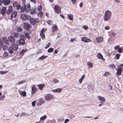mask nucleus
I'll return each instance as SVG.
<instances>
[{
	"label": "nucleus",
	"mask_w": 123,
	"mask_h": 123,
	"mask_svg": "<svg viewBox=\"0 0 123 123\" xmlns=\"http://www.w3.org/2000/svg\"><path fill=\"white\" fill-rule=\"evenodd\" d=\"M111 15V13L110 11H106L104 16V21H107L110 18Z\"/></svg>",
	"instance_id": "1"
},
{
	"label": "nucleus",
	"mask_w": 123,
	"mask_h": 123,
	"mask_svg": "<svg viewBox=\"0 0 123 123\" xmlns=\"http://www.w3.org/2000/svg\"><path fill=\"white\" fill-rule=\"evenodd\" d=\"M31 18V16L26 15L25 14H22L20 15L21 18L24 20H29Z\"/></svg>",
	"instance_id": "2"
},
{
	"label": "nucleus",
	"mask_w": 123,
	"mask_h": 123,
	"mask_svg": "<svg viewBox=\"0 0 123 123\" xmlns=\"http://www.w3.org/2000/svg\"><path fill=\"white\" fill-rule=\"evenodd\" d=\"M55 12L57 13H60L61 12V8L59 6L55 5L54 6Z\"/></svg>",
	"instance_id": "3"
},
{
	"label": "nucleus",
	"mask_w": 123,
	"mask_h": 123,
	"mask_svg": "<svg viewBox=\"0 0 123 123\" xmlns=\"http://www.w3.org/2000/svg\"><path fill=\"white\" fill-rule=\"evenodd\" d=\"M30 25L27 23H25L23 24V27L25 30L28 31L30 29Z\"/></svg>",
	"instance_id": "4"
},
{
	"label": "nucleus",
	"mask_w": 123,
	"mask_h": 123,
	"mask_svg": "<svg viewBox=\"0 0 123 123\" xmlns=\"http://www.w3.org/2000/svg\"><path fill=\"white\" fill-rule=\"evenodd\" d=\"M81 40L83 42L85 43H88L91 42V40L90 39L86 37H83L81 38Z\"/></svg>",
	"instance_id": "5"
},
{
	"label": "nucleus",
	"mask_w": 123,
	"mask_h": 123,
	"mask_svg": "<svg viewBox=\"0 0 123 123\" xmlns=\"http://www.w3.org/2000/svg\"><path fill=\"white\" fill-rule=\"evenodd\" d=\"M45 99L48 100L52 99L53 98V96L49 94H48L45 96Z\"/></svg>",
	"instance_id": "6"
},
{
	"label": "nucleus",
	"mask_w": 123,
	"mask_h": 123,
	"mask_svg": "<svg viewBox=\"0 0 123 123\" xmlns=\"http://www.w3.org/2000/svg\"><path fill=\"white\" fill-rule=\"evenodd\" d=\"M12 11V6L9 7L8 9L6 11V13L8 15H9Z\"/></svg>",
	"instance_id": "7"
},
{
	"label": "nucleus",
	"mask_w": 123,
	"mask_h": 123,
	"mask_svg": "<svg viewBox=\"0 0 123 123\" xmlns=\"http://www.w3.org/2000/svg\"><path fill=\"white\" fill-rule=\"evenodd\" d=\"M2 39L3 42L5 44L7 45H8L9 44V41H8L7 38L6 37H2Z\"/></svg>",
	"instance_id": "8"
},
{
	"label": "nucleus",
	"mask_w": 123,
	"mask_h": 123,
	"mask_svg": "<svg viewBox=\"0 0 123 123\" xmlns=\"http://www.w3.org/2000/svg\"><path fill=\"white\" fill-rule=\"evenodd\" d=\"M6 7H3L2 8L0 13L3 15H4L6 13Z\"/></svg>",
	"instance_id": "9"
},
{
	"label": "nucleus",
	"mask_w": 123,
	"mask_h": 123,
	"mask_svg": "<svg viewBox=\"0 0 123 123\" xmlns=\"http://www.w3.org/2000/svg\"><path fill=\"white\" fill-rule=\"evenodd\" d=\"M9 40L11 43H14L15 40L14 37L11 36H10L8 37Z\"/></svg>",
	"instance_id": "10"
},
{
	"label": "nucleus",
	"mask_w": 123,
	"mask_h": 123,
	"mask_svg": "<svg viewBox=\"0 0 123 123\" xmlns=\"http://www.w3.org/2000/svg\"><path fill=\"white\" fill-rule=\"evenodd\" d=\"M13 49L14 50L16 51L18 49V47L17 45L15 43H13L12 45V47Z\"/></svg>",
	"instance_id": "11"
},
{
	"label": "nucleus",
	"mask_w": 123,
	"mask_h": 123,
	"mask_svg": "<svg viewBox=\"0 0 123 123\" xmlns=\"http://www.w3.org/2000/svg\"><path fill=\"white\" fill-rule=\"evenodd\" d=\"M98 98L101 102L102 103H104L105 102V99L104 97L99 96L98 97Z\"/></svg>",
	"instance_id": "12"
},
{
	"label": "nucleus",
	"mask_w": 123,
	"mask_h": 123,
	"mask_svg": "<svg viewBox=\"0 0 123 123\" xmlns=\"http://www.w3.org/2000/svg\"><path fill=\"white\" fill-rule=\"evenodd\" d=\"M44 100L42 98L39 99L37 102V104L38 105H41L44 102Z\"/></svg>",
	"instance_id": "13"
},
{
	"label": "nucleus",
	"mask_w": 123,
	"mask_h": 123,
	"mask_svg": "<svg viewBox=\"0 0 123 123\" xmlns=\"http://www.w3.org/2000/svg\"><path fill=\"white\" fill-rule=\"evenodd\" d=\"M2 3L5 5H7L9 4L10 2V0H2Z\"/></svg>",
	"instance_id": "14"
},
{
	"label": "nucleus",
	"mask_w": 123,
	"mask_h": 123,
	"mask_svg": "<svg viewBox=\"0 0 123 123\" xmlns=\"http://www.w3.org/2000/svg\"><path fill=\"white\" fill-rule=\"evenodd\" d=\"M31 24L32 25H34L36 24V21L35 19L33 18H31L29 19Z\"/></svg>",
	"instance_id": "15"
},
{
	"label": "nucleus",
	"mask_w": 123,
	"mask_h": 123,
	"mask_svg": "<svg viewBox=\"0 0 123 123\" xmlns=\"http://www.w3.org/2000/svg\"><path fill=\"white\" fill-rule=\"evenodd\" d=\"M18 92L20 95L22 96H23L25 97L26 96V93L25 91L22 92L20 90H19Z\"/></svg>",
	"instance_id": "16"
},
{
	"label": "nucleus",
	"mask_w": 123,
	"mask_h": 123,
	"mask_svg": "<svg viewBox=\"0 0 123 123\" xmlns=\"http://www.w3.org/2000/svg\"><path fill=\"white\" fill-rule=\"evenodd\" d=\"M97 57L98 58L100 59L103 60H104L105 59L103 57V55L100 53H98L97 55Z\"/></svg>",
	"instance_id": "17"
},
{
	"label": "nucleus",
	"mask_w": 123,
	"mask_h": 123,
	"mask_svg": "<svg viewBox=\"0 0 123 123\" xmlns=\"http://www.w3.org/2000/svg\"><path fill=\"white\" fill-rule=\"evenodd\" d=\"M103 39L102 37H98L96 38V40L98 43H100L103 41Z\"/></svg>",
	"instance_id": "18"
},
{
	"label": "nucleus",
	"mask_w": 123,
	"mask_h": 123,
	"mask_svg": "<svg viewBox=\"0 0 123 123\" xmlns=\"http://www.w3.org/2000/svg\"><path fill=\"white\" fill-rule=\"evenodd\" d=\"M32 89V94L34 93H35L37 91V88L35 86H32L31 88Z\"/></svg>",
	"instance_id": "19"
},
{
	"label": "nucleus",
	"mask_w": 123,
	"mask_h": 123,
	"mask_svg": "<svg viewBox=\"0 0 123 123\" xmlns=\"http://www.w3.org/2000/svg\"><path fill=\"white\" fill-rule=\"evenodd\" d=\"M62 90V89L61 88H59L55 90H52L53 92H60Z\"/></svg>",
	"instance_id": "20"
},
{
	"label": "nucleus",
	"mask_w": 123,
	"mask_h": 123,
	"mask_svg": "<svg viewBox=\"0 0 123 123\" xmlns=\"http://www.w3.org/2000/svg\"><path fill=\"white\" fill-rule=\"evenodd\" d=\"M19 42L20 44L22 45H24L25 43L24 39H20L19 40Z\"/></svg>",
	"instance_id": "21"
},
{
	"label": "nucleus",
	"mask_w": 123,
	"mask_h": 123,
	"mask_svg": "<svg viewBox=\"0 0 123 123\" xmlns=\"http://www.w3.org/2000/svg\"><path fill=\"white\" fill-rule=\"evenodd\" d=\"M36 9L35 8H32L31 9H30V11L31 14H33L34 13L36 10Z\"/></svg>",
	"instance_id": "22"
},
{
	"label": "nucleus",
	"mask_w": 123,
	"mask_h": 123,
	"mask_svg": "<svg viewBox=\"0 0 123 123\" xmlns=\"http://www.w3.org/2000/svg\"><path fill=\"white\" fill-rule=\"evenodd\" d=\"M57 28L56 26L54 25L52 27V31H54L57 30Z\"/></svg>",
	"instance_id": "23"
},
{
	"label": "nucleus",
	"mask_w": 123,
	"mask_h": 123,
	"mask_svg": "<svg viewBox=\"0 0 123 123\" xmlns=\"http://www.w3.org/2000/svg\"><path fill=\"white\" fill-rule=\"evenodd\" d=\"M68 16L69 19L70 20H73V16L71 14H68Z\"/></svg>",
	"instance_id": "24"
},
{
	"label": "nucleus",
	"mask_w": 123,
	"mask_h": 123,
	"mask_svg": "<svg viewBox=\"0 0 123 123\" xmlns=\"http://www.w3.org/2000/svg\"><path fill=\"white\" fill-rule=\"evenodd\" d=\"M27 9H25L23 8H21L20 9H21V12L22 13H23L25 11L27 12L29 11V9H27Z\"/></svg>",
	"instance_id": "25"
},
{
	"label": "nucleus",
	"mask_w": 123,
	"mask_h": 123,
	"mask_svg": "<svg viewBox=\"0 0 123 123\" xmlns=\"http://www.w3.org/2000/svg\"><path fill=\"white\" fill-rule=\"evenodd\" d=\"M12 49H13L11 47H10L8 48L9 52L11 54H12L13 53Z\"/></svg>",
	"instance_id": "26"
},
{
	"label": "nucleus",
	"mask_w": 123,
	"mask_h": 123,
	"mask_svg": "<svg viewBox=\"0 0 123 123\" xmlns=\"http://www.w3.org/2000/svg\"><path fill=\"white\" fill-rule=\"evenodd\" d=\"M47 57V55L45 56L43 55L39 57V59L41 60H42L44 59Z\"/></svg>",
	"instance_id": "27"
},
{
	"label": "nucleus",
	"mask_w": 123,
	"mask_h": 123,
	"mask_svg": "<svg viewBox=\"0 0 123 123\" xmlns=\"http://www.w3.org/2000/svg\"><path fill=\"white\" fill-rule=\"evenodd\" d=\"M16 30L17 32H19L22 31V29L21 27H17Z\"/></svg>",
	"instance_id": "28"
},
{
	"label": "nucleus",
	"mask_w": 123,
	"mask_h": 123,
	"mask_svg": "<svg viewBox=\"0 0 123 123\" xmlns=\"http://www.w3.org/2000/svg\"><path fill=\"white\" fill-rule=\"evenodd\" d=\"M44 86V85L43 84H40L39 85V88L40 90H42Z\"/></svg>",
	"instance_id": "29"
},
{
	"label": "nucleus",
	"mask_w": 123,
	"mask_h": 123,
	"mask_svg": "<svg viewBox=\"0 0 123 123\" xmlns=\"http://www.w3.org/2000/svg\"><path fill=\"white\" fill-rule=\"evenodd\" d=\"M43 12H40L38 13L37 15L39 16L40 18H41L43 16Z\"/></svg>",
	"instance_id": "30"
},
{
	"label": "nucleus",
	"mask_w": 123,
	"mask_h": 123,
	"mask_svg": "<svg viewBox=\"0 0 123 123\" xmlns=\"http://www.w3.org/2000/svg\"><path fill=\"white\" fill-rule=\"evenodd\" d=\"M109 66L110 68H112L114 69L116 67L115 65L113 64H110L109 65Z\"/></svg>",
	"instance_id": "31"
},
{
	"label": "nucleus",
	"mask_w": 123,
	"mask_h": 123,
	"mask_svg": "<svg viewBox=\"0 0 123 123\" xmlns=\"http://www.w3.org/2000/svg\"><path fill=\"white\" fill-rule=\"evenodd\" d=\"M122 73V71L117 70V76H120Z\"/></svg>",
	"instance_id": "32"
},
{
	"label": "nucleus",
	"mask_w": 123,
	"mask_h": 123,
	"mask_svg": "<svg viewBox=\"0 0 123 123\" xmlns=\"http://www.w3.org/2000/svg\"><path fill=\"white\" fill-rule=\"evenodd\" d=\"M30 114H29L28 113L24 112L22 113L21 115V116H28L30 115Z\"/></svg>",
	"instance_id": "33"
},
{
	"label": "nucleus",
	"mask_w": 123,
	"mask_h": 123,
	"mask_svg": "<svg viewBox=\"0 0 123 123\" xmlns=\"http://www.w3.org/2000/svg\"><path fill=\"white\" fill-rule=\"evenodd\" d=\"M121 55L120 54H117L116 55L115 58L117 59H118L119 58Z\"/></svg>",
	"instance_id": "34"
},
{
	"label": "nucleus",
	"mask_w": 123,
	"mask_h": 123,
	"mask_svg": "<svg viewBox=\"0 0 123 123\" xmlns=\"http://www.w3.org/2000/svg\"><path fill=\"white\" fill-rule=\"evenodd\" d=\"M93 88V86L92 85H89L88 86V88L90 90H92Z\"/></svg>",
	"instance_id": "35"
},
{
	"label": "nucleus",
	"mask_w": 123,
	"mask_h": 123,
	"mask_svg": "<svg viewBox=\"0 0 123 123\" xmlns=\"http://www.w3.org/2000/svg\"><path fill=\"white\" fill-rule=\"evenodd\" d=\"M25 34L26 37L28 39H30L31 38V37L29 36V35L28 34V33H25Z\"/></svg>",
	"instance_id": "36"
},
{
	"label": "nucleus",
	"mask_w": 123,
	"mask_h": 123,
	"mask_svg": "<svg viewBox=\"0 0 123 123\" xmlns=\"http://www.w3.org/2000/svg\"><path fill=\"white\" fill-rule=\"evenodd\" d=\"M87 63L89 67H90L91 68L92 67L93 64H92V63L90 62H87Z\"/></svg>",
	"instance_id": "37"
},
{
	"label": "nucleus",
	"mask_w": 123,
	"mask_h": 123,
	"mask_svg": "<svg viewBox=\"0 0 123 123\" xmlns=\"http://www.w3.org/2000/svg\"><path fill=\"white\" fill-rule=\"evenodd\" d=\"M2 48L4 50H6L8 49V47L6 45H4L3 46Z\"/></svg>",
	"instance_id": "38"
},
{
	"label": "nucleus",
	"mask_w": 123,
	"mask_h": 123,
	"mask_svg": "<svg viewBox=\"0 0 123 123\" xmlns=\"http://www.w3.org/2000/svg\"><path fill=\"white\" fill-rule=\"evenodd\" d=\"M53 49L52 48H51L49 49L47 51L48 53H50L53 52Z\"/></svg>",
	"instance_id": "39"
},
{
	"label": "nucleus",
	"mask_w": 123,
	"mask_h": 123,
	"mask_svg": "<svg viewBox=\"0 0 123 123\" xmlns=\"http://www.w3.org/2000/svg\"><path fill=\"white\" fill-rule=\"evenodd\" d=\"M40 36L43 39H44L45 38V36L44 34L43 33H40Z\"/></svg>",
	"instance_id": "40"
},
{
	"label": "nucleus",
	"mask_w": 123,
	"mask_h": 123,
	"mask_svg": "<svg viewBox=\"0 0 123 123\" xmlns=\"http://www.w3.org/2000/svg\"><path fill=\"white\" fill-rule=\"evenodd\" d=\"M18 5V3L17 2H14L13 3V5L14 7H16Z\"/></svg>",
	"instance_id": "41"
},
{
	"label": "nucleus",
	"mask_w": 123,
	"mask_h": 123,
	"mask_svg": "<svg viewBox=\"0 0 123 123\" xmlns=\"http://www.w3.org/2000/svg\"><path fill=\"white\" fill-rule=\"evenodd\" d=\"M118 52L120 53H121L122 52V49L121 47H119L117 50Z\"/></svg>",
	"instance_id": "42"
},
{
	"label": "nucleus",
	"mask_w": 123,
	"mask_h": 123,
	"mask_svg": "<svg viewBox=\"0 0 123 123\" xmlns=\"http://www.w3.org/2000/svg\"><path fill=\"white\" fill-rule=\"evenodd\" d=\"M83 28L85 30H88L89 28L86 25H83Z\"/></svg>",
	"instance_id": "43"
},
{
	"label": "nucleus",
	"mask_w": 123,
	"mask_h": 123,
	"mask_svg": "<svg viewBox=\"0 0 123 123\" xmlns=\"http://www.w3.org/2000/svg\"><path fill=\"white\" fill-rule=\"evenodd\" d=\"M42 6L41 5H40L39 7H38L37 9L38 11L41 12V11L42 10Z\"/></svg>",
	"instance_id": "44"
},
{
	"label": "nucleus",
	"mask_w": 123,
	"mask_h": 123,
	"mask_svg": "<svg viewBox=\"0 0 123 123\" xmlns=\"http://www.w3.org/2000/svg\"><path fill=\"white\" fill-rule=\"evenodd\" d=\"M46 115H44L43 116L41 117L40 118V119L42 120H43L45 119L46 118Z\"/></svg>",
	"instance_id": "45"
},
{
	"label": "nucleus",
	"mask_w": 123,
	"mask_h": 123,
	"mask_svg": "<svg viewBox=\"0 0 123 123\" xmlns=\"http://www.w3.org/2000/svg\"><path fill=\"white\" fill-rule=\"evenodd\" d=\"M7 72V71H0V74L2 75L5 74Z\"/></svg>",
	"instance_id": "46"
},
{
	"label": "nucleus",
	"mask_w": 123,
	"mask_h": 123,
	"mask_svg": "<svg viewBox=\"0 0 123 123\" xmlns=\"http://www.w3.org/2000/svg\"><path fill=\"white\" fill-rule=\"evenodd\" d=\"M18 33L17 32H15L14 33V37L16 38L18 37Z\"/></svg>",
	"instance_id": "47"
},
{
	"label": "nucleus",
	"mask_w": 123,
	"mask_h": 123,
	"mask_svg": "<svg viewBox=\"0 0 123 123\" xmlns=\"http://www.w3.org/2000/svg\"><path fill=\"white\" fill-rule=\"evenodd\" d=\"M25 52L24 51V49H23L19 53V54L21 55H21L22 56L24 55Z\"/></svg>",
	"instance_id": "48"
},
{
	"label": "nucleus",
	"mask_w": 123,
	"mask_h": 123,
	"mask_svg": "<svg viewBox=\"0 0 123 123\" xmlns=\"http://www.w3.org/2000/svg\"><path fill=\"white\" fill-rule=\"evenodd\" d=\"M64 120V119H61L60 118L59 119H58L57 120V122L58 123H59L60 122H62Z\"/></svg>",
	"instance_id": "49"
},
{
	"label": "nucleus",
	"mask_w": 123,
	"mask_h": 123,
	"mask_svg": "<svg viewBox=\"0 0 123 123\" xmlns=\"http://www.w3.org/2000/svg\"><path fill=\"white\" fill-rule=\"evenodd\" d=\"M36 102V101H34L32 102V105L34 107L35 106V104Z\"/></svg>",
	"instance_id": "50"
},
{
	"label": "nucleus",
	"mask_w": 123,
	"mask_h": 123,
	"mask_svg": "<svg viewBox=\"0 0 123 123\" xmlns=\"http://www.w3.org/2000/svg\"><path fill=\"white\" fill-rule=\"evenodd\" d=\"M46 30V29H44V28H43L42 29L41 31L40 32L41 33H43Z\"/></svg>",
	"instance_id": "51"
},
{
	"label": "nucleus",
	"mask_w": 123,
	"mask_h": 123,
	"mask_svg": "<svg viewBox=\"0 0 123 123\" xmlns=\"http://www.w3.org/2000/svg\"><path fill=\"white\" fill-rule=\"evenodd\" d=\"M14 15V18L16 17L17 16V12L15 11L13 12Z\"/></svg>",
	"instance_id": "52"
},
{
	"label": "nucleus",
	"mask_w": 123,
	"mask_h": 123,
	"mask_svg": "<svg viewBox=\"0 0 123 123\" xmlns=\"http://www.w3.org/2000/svg\"><path fill=\"white\" fill-rule=\"evenodd\" d=\"M21 7L20 5L18 4L16 6L17 9L18 10H19L20 9Z\"/></svg>",
	"instance_id": "53"
},
{
	"label": "nucleus",
	"mask_w": 123,
	"mask_h": 123,
	"mask_svg": "<svg viewBox=\"0 0 123 123\" xmlns=\"http://www.w3.org/2000/svg\"><path fill=\"white\" fill-rule=\"evenodd\" d=\"M25 82V80H21L19 81L18 83V85H19Z\"/></svg>",
	"instance_id": "54"
},
{
	"label": "nucleus",
	"mask_w": 123,
	"mask_h": 123,
	"mask_svg": "<svg viewBox=\"0 0 123 123\" xmlns=\"http://www.w3.org/2000/svg\"><path fill=\"white\" fill-rule=\"evenodd\" d=\"M20 39H24L25 36L24 35H21L20 37Z\"/></svg>",
	"instance_id": "55"
},
{
	"label": "nucleus",
	"mask_w": 123,
	"mask_h": 123,
	"mask_svg": "<svg viewBox=\"0 0 123 123\" xmlns=\"http://www.w3.org/2000/svg\"><path fill=\"white\" fill-rule=\"evenodd\" d=\"M50 44V43H49L48 44L46 45V47H45V48L46 49H47L48 47H49Z\"/></svg>",
	"instance_id": "56"
},
{
	"label": "nucleus",
	"mask_w": 123,
	"mask_h": 123,
	"mask_svg": "<svg viewBox=\"0 0 123 123\" xmlns=\"http://www.w3.org/2000/svg\"><path fill=\"white\" fill-rule=\"evenodd\" d=\"M4 44L3 42L0 39V45L2 46Z\"/></svg>",
	"instance_id": "57"
},
{
	"label": "nucleus",
	"mask_w": 123,
	"mask_h": 123,
	"mask_svg": "<svg viewBox=\"0 0 123 123\" xmlns=\"http://www.w3.org/2000/svg\"><path fill=\"white\" fill-rule=\"evenodd\" d=\"M53 82L55 83H58L59 82V81L58 80H57V79H54L53 80Z\"/></svg>",
	"instance_id": "58"
},
{
	"label": "nucleus",
	"mask_w": 123,
	"mask_h": 123,
	"mask_svg": "<svg viewBox=\"0 0 123 123\" xmlns=\"http://www.w3.org/2000/svg\"><path fill=\"white\" fill-rule=\"evenodd\" d=\"M8 55V53L6 51H5L4 53V56L6 57Z\"/></svg>",
	"instance_id": "59"
},
{
	"label": "nucleus",
	"mask_w": 123,
	"mask_h": 123,
	"mask_svg": "<svg viewBox=\"0 0 123 123\" xmlns=\"http://www.w3.org/2000/svg\"><path fill=\"white\" fill-rule=\"evenodd\" d=\"M31 7V6L30 5L29 3H28L27 5V9H29V10H30V8Z\"/></svg>",
	"instance_id": "60"
},
{
	"label": "nucleus",
	"mask_w": 123,
	"mask_h": 123,
	"mask_svg": "<svg viewBox=\"0 0 123 123\" xmlns=\"http://www.w3.org/2000/svg\"><path fill=\"white\" fill-rule=\"evenodd\" d=\"M109 73V72H106L104 74V76L105 77H107Z\"/></svg>",
	"instance_id": "61"
},
{
	"label": "nucleus",
	"mask_w": 123,
	"mask_h": 123,
	"mask_svg": "<svg viewBox=\"0 0 123 123\" xmlns=\"http://www.w3.org/2000/svg\"><path fill=\"white\" fill-rule=\"evenodd\" d=\"M108 87L110 90H112V86L110 85H109L108 86Z\"/></svg>",
	"instance_id": "62"
},
{
	"label": "nucleus",
	"mask_w": 123,
	"mask_h": 123,
	"mask_svg": "<svg viewBox=\"0 0 123 123\" xmlns=\"http://www.w3.org/2000/svg\"><path fill=\"white\" fill-rule=\"evenodd\" d=\"M5 97L4 96H2L0 97V100H2L5 98Z\"/></svg>",
	"instance_id": "63"
},
{
	"label": "nucleus",
	"mask_w": 123,
	"mask_h": 123,
	"mask_svg": "<svg viewBox=\"0 0 123 123\" xmlns=\"http://www.w3.org/2000/svg\"><path fill=\"white\" fill-rule=\"evenodd\" d=\"M38 51H37V53H40L42 52V50L40 49H38Z\"/></svg>",
	"instance_id": "64"
}]
</instances>
